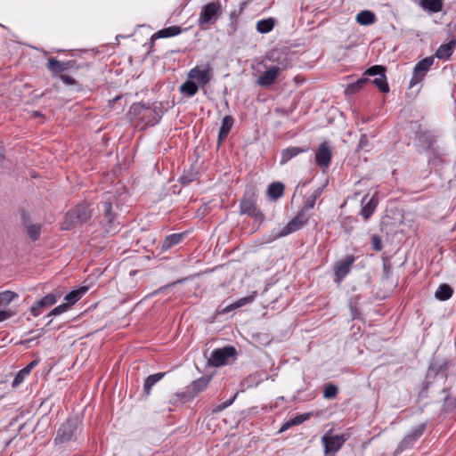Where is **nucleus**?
Returning a JSON list of instances; mask_svg holds the SVG:
<instances>
[{
	"instance_id": "obj_1",
	"label": "nucleus",
	"mask_w": 456,
	"mask_h": 456,
	"mask_svg": "<svg viewBox=\"0 0 456 456\" xmlns=\"http://www.w3.org/2000/svg\"><path fill=\"white\" fill-rule=\"evenodd\" d=\"M267 59L271 61L278 62V65L270 67L261 75H259L257 78V84L264 87H267L273 84L278 77L280 71L281 69H287L289 65L287 54H284V56L281 58L280 57V53L276 50H273L268 53Z\"/></svg>"
},
{
	"instance_id": "obj_2",
	"label": "nucleus",
	"mask_w": 456,
	"mask_h": 456,
	"mask_svg": "<svg viewBox=\"0 0 456 456\" xmlns=\"http://www.w3.org/2000/svg\"><path fill=\"white\" fill-rule=\"evenodd\" d=\"M347 434L333 435L331 431L326 432L322 437V444L325 456H334L348 439Z\"/></svg>"
},
{
	"instance_id": "obj_3",
	"label": "nucleus",
	"mask_w": 456,
	"mask_h": 456,
	"mask_svg": "<svg viewBox=\"0 0 456 456\" xmlns=\"http://www.w3.org/2000/svg\"><path fill=\"white\" fill-rule=\"evenodd\" d=\"M114 196L110 192L104 194V201L102 203L104 218L107 222L106 232L115 234L118 231L119 223L116 222V213L113 212Z\"/></svg>"
},
{
	"instance_id": "obj_4",
	"label": "nucleus",
	"mask_w": 456,
	"mask_h": 456,
	"mask_svg": "<svg viewBox=\"0 0 456 456\" xmlns=\"http://www.w3.org/2000/svg\"><path fill=\"white\" fill-rule=\"evenodd\" d=\"M214 75L212 67L208 64L196 65L188 73V78L194 81L200 88L205 87Z\"/></svg>"
},
{
	"instance_id": "obj_5",
	"label": "nucleus",
	"mask_w": 456,
	"mask_h": 456,
	"mask_svg": "<svg viewBox=\"0 0 456 456\" xmlns=\"http://www.w3.org/2000/svg\"><path fill=\"white\" fill-rule=\"evenodd\" d=\"M222 13V6L219 2H210L203 5L199 15V26L203 27L206 24H214L219 15Z\"/></svg>"
},
{
	"instance_id": "obj_6",
	"label": "nucleus",
	"mask_w": 456,
	"mask_h": 456,
	"mask_svg": "<svg viewBox=\"0 0 456 456\" xmlns=\"http://www.w3.org/2000/svg\"><path fill=\"white\" fill-rule=\"evenodd\" d=\"M92 216V210L88 204L78 205L75 209L66 214V222L69 225L65 229H69V226L84 224L88 221Z\"/></svg>"
},
{
	"instance_id": "obj_7",
	"label": "nucleus",
	"mask_w": 456,
	"mask_h": 456,
	"mask_svg": "<svg viewBox=\"0 0 456 456\" xmlns=\"http://www.w3.org/2000/svg\"><path fill=\"white\" fill-rule=\"evenodd\" d=\"M435 61L434 56L426 57L419 61L413 69L412 77L410 81V87H413L420 83L426 77L427 73L432 67Z\"/></svg>"
},
{
	"instance_id": "obj_8",
	"label": "nucleus",
	"mask_w": 456,
	"mask_h": 456,
	"mask_svg": "<svg viewBox=\"0 0 456 456\" xmlns=\"http://www.w3.org/2000/svg\"><path fill=\"white\" fill-rule=\"evenodd\" d=\"M131 113L133 115H138L140 120L143 122L145 126H154L160 120V116L158 112L141 104L134 105Z\"/></svg>"
},
{
	"instance_id": "obj_9",
	"label": "nucleus",
	"mask_w": 456,
	"mask_h": 456,
	"mask_svg": "<svg viewBox=\"0 0 456 456\" xmlns=\"http://www.w3.org/2000/svg\"><path fill=\"white\" fill-rule=\"evenodd\" d=\"M236 350L233 346L217 348L211 353L209 363L212 366L219 367L229 363L231 358H234Z\"/></svg>"
},
{
	"instance_id": "obj_10",
	"label": "nucleus",
	"mask_w": 456,
	"mask_h": 456,
	"mask_svg": "<svg viewBox=\"0 0 456 456\" xmlns=\"http://www.w3.org/2000/svg\"><path fill=\"white\" fill-rule=\"evenodd\" d=\"M309 218L310 215L308 213H305V210H300L297 215L280 232L278 237H285L300 230Z\"/></svg>"
},
{
	"instance_id": "obj_11",
	"label": "nucleus",
	"mask_w": 456,
	"mask_h": 456,
	"mask_svg": "<svg viewBox=\"0 0 456 456\" xmlns=\"http://www.w3.org/2000/svg\"><path fill=\"white\" fill-rule=\"evenodd\" d=\"M426 428L425 424H420L414 428L411 433H409L400 442L398 446L395 451V454L398 455L402 453L406 449L411 447L413 444L419 439L422 434L424 433Z\"/></svg>"
},
{
	"instance_id": "obj_12",
	"label": "nucleus",
	"mask_w": 456,
	"mask_h": 456,
	"mask_svg": "<svg viewBox=\"0 0 456 456\" xmlns=\"http://www.w3.org/2000/svg\"><path fill=\"white\" fill-rule=\"evenodd\" d=\"M240 214L248 215L256 219H262L263 214L256 207V199L254 194L245 196L240 200Z\"/></svg>"
},
{
	"instance_id": "obj_13",
	"label": "nucleus",
	"mask_w": 456,
	"mask_h": 456,
	"mask_svg": "<svg viewBox=\"0 0 456 456\" xmlns=\"http://www.w3.org/2000/svg\"><path fill=\"white\" fill-rule=\"evenodd\" d=\"M332 159V148L329 142H324L320 144L315 153V163L322 169L329 167Z\"/></svg>"
},
{
	"instance_id": "obj_14",
	"label": "nucleus",
	"mask_w": 456,
	"mask_h": 456,
	"mask_svg": "<svg viewBox=\"0 0 456 456\" xmlns=\"http://www.w3.org/2000/svg\"><path fill=\"white\" fill-rule=\"evenodd\" d=\"M77 430V421L74 419H68L64 422L57 431L55 443L63 444L71 440Z\"/></svg>"
},
{
	"instance_id": "obj_15",
	"label": "nucleus",
	"mask_w": 456,
	"mask_h": 456,
	"mask_svg": "<svg viewBox=\"0 0 456 456\" xmlns=\"http://www.w3.org/2000/svg\"><path fill=\"white\" fill-rule=\"evenodd\" d=\"M354 262L353 256H346L343 260L339 261L335 266V281L340 283L341 281L349 273L351 265Z\"/></svg>"
},
{
	"instance_id": "obj_16",
	"label": "nucleus",
	"mask_w": 456,
	"mask_h": 456,
	"mask_svg": "<svg viewBox=\"0 0 456 456\" xmlns=\"http://www.w3.org/2000/svg\"><path fill=\"white\" fill-rule=\"evenodd\" d=\"M309 150H310V147L307 145L290 146L286 149H283L281 151L280 164L284 165L287 162H289L290 159H292L293 158L297 157V155L309 151Z\"/></svg>"
},
{
	"instance_id": "obj_17",
	"label": "nucleus",
	"mask_w": 456,
	"mask_h": 456,
	"mask_svg": "<svg viewBox=\"0 0 456 456\" xmlns=\"http://www.w3.org/2000/svg\"><path fill=\"white\" fill-rule=\"evenodd\" d=\"M71 67V61H59L54 58L48 60L47 68L53 76H60L62 71L69 69Z\"/></svg>"
},
{
	"instance_id": "obj_18",
	"label": "nucleus",
	"mask_w": 456,
	"mask_h": 456,
	"mask_svg": "<svg viewBox=\"0 0 456 456\" xmlns=\"http://www.w3.org/2000/svg\"><path fill=\"white\" fill-rule=\"evenodd\" d=\"M38 364L37 360H34L29 362L26 367L21 369L14 377L12 381V387H16L21 384L24 379L30 374L31 370Z\"/></svg>"
},
{
	"instance_id": "obj_19",
	"label": "nucleus",
	"mask_w": 456,
	"mask_h": 456,
	"mask_svg": "<svg viewBox=\"0 0 456 456\" xmlns=\"http://www.w3.org/2000/svg\"><path fill=\"white\" fill-rule=\"evenodd\" d=\"M234 123V118L227 115L224 117L218 133V142L221 143L229 134Z\"/></svg>"
},
{
	"instance_id": "obj_20",
	"label": "nucleus",
	"mask_w": 456,
	"mask_h": 456,
	"mask_svg": "<svg viewBox=\"0 0 456 456\" xmlns=\"http://www.w3.org/2000/svg\"><path fill=\"white\" fill-rule=\"evenodd\" d=\"M87 290L88 288L86 286H82L77 289L69 292L64 298L67 301V304H69V305L71 306L76 302H77L87 292Z\"/></svg>"
},
{
	"instance_id": "obj_21",
	"label": "nucleus",
	"mask_w": 456,
	"mask_h": 456,
	"mask_svg": "<svg viewBox=\"0 0 456 456\" xmlns=\"http://www.w3.org/2000/svg\"><path fill=\"white\" fill-rule=\"evenodd\" d=\"M454 41L444 44L438 47L436 52V57L441 60H447L453 53Z\"/></svg>"
},
{
	"instance_id": "obj_22",
	"label": "nucleus",
	"mask_w": 456,
	"mask_h": 456,
	"mask_svg": "<svg viewBox=\"0 0 456 456\" xmlns=\"http://www.w3.org/2000/svg\"><path fill=\"white\" fill-rule=\"evenodd\" d=\"M199 88L200 86L194 81L188 78V80L181 85L180 92L187 97H192L198 93Z\"/></svg>"
},
{
	"instance_id": "obj_23",
	"label": "nucleus",
	"mask_w": 456,
	"mask_h": 456,
	"mask_svg": "<svg viewBox=\"0 0 456 456\" xmlns=\"http://www.w3.org/2000/svg\"><path fill=\"white\" fill-rule=\"evenodd\" d=\"M183 238V233H173L165 238L162 241L161 248L162 250H167L172 247L179 244Z\"/></svg>"
},
{
	"instance_id": "obj_24",
	"label": "nucleus",
	"mask_w": 456,
	"mask_h": 456,
	"mask_svg": "<svg viewBox=\"0 0 456 456\" xmlns=\"http://www.w3.org/2000/svg\"><path fill=\"white\" fill-rule=\"evenodd\" d=\"M181 28L178 26H170L168 28H165L163 29L159 30L155 33L152 37L155 38H166L177 36L181 33Z\"/></svg>"
},
{
	"instance_id": "obj_25",
	"label": "nucleus",
	"mask_w": 456,
	"mask_h": 456,
	"mask_svg": "<svg viewBox=\"0 0 456 456\" xmlns=\"http://www.w3.org/2000/svg\"><path fill=\"white\" fill-rule=\"evenodd\" d=\"M210 382V378L201 377L191 383V392L193 396L204 391Z\"/></svg>"
},
{
	"instance_id": "obj_26",
	"label": "nucleus",
	"mask_w": 456,
	"mask_h": 456,
	"mask_svg": "<svg viewBox=\"0 0 456 456\" xmlns=\"http://www.w3.org/2000/svg\"><path fill=\"white\" fill-rule=\"evenodd\" d=\"M165 374H166L165 372H159V373H155V374L148 376L146 378V379L144 381V385H143L144 392L147 395H150L152 387L156 383H158L159 380H161L163 379V377L165 376Z\"/></svg>"
},
{
	"instance_id": "obj_27",
	"label": "nucleus",
	"mask_w": 456,
	"mask_h": 456,
	"mask_svg": "<svg viewBox=\"0 0 456 456\" xmlns=\"http://www.w3.org/2000/svg\"><path fill=\"white\" fill-rule=\"evenodd\" d=\"M369 81H370L369 77H361V78L357 79L355 82L348 84L345 89V93L346 94H354L357 92H359L364 86V85Z\"/></svg>"
},
{
	"instance_id": "obj_28",
	"label": "nucleus",
	"mask_w": 456,
	"mask_h": 456,
	"mask_svg": "<svg viewBox=\"0 0 456 456\" xmlns=\"http://www.w3.org/2000/svg\"><path fill=\"white\" fill-rule=\"evenodd\" d=\"M378 206V199L376 196H372L370 200L362 207L361 215L365 220H367L375 211Z\"/></svg>"
},
{
	"instance_id": "obj_29",
	"label": "nucleus",
	"mask_w": 456,
	"mask_h": 456,
	"mask_svg": "<svg viewBox=\"0 0 456 456\" xmlns=\"http://www.w3.org/2000/svg\"><path fill=\"white\" fill-rule=\"evenodd\" d=\"M418 138L420 145L425 150H429L436 142L434 134L428 131L420 133Z\"/></svg>"
},
{
	"instance_id": "obj_30",
	"label": "nucleus",
	"mask_w": 456,
	"mask_h": 456,
	"mask_svg": "<svg viewBox=\"0 0 456 456\" xmlns=\"http://www.w3.org/2000/svg\"><path fill=\"white\" fill-rule=\"evenodd\" d=\"M284 185L281 183H273L269 185L267 193L272 200H278L283 194Z\"/></svg>"
},
{
	"instance_id": "obj_31",
	"label": "nucleus",
	"mask_w": 456,
	"mask_h": 456,
	"mask_svg": "<svg viewBox=\"0 0 456 456\" xmlns=\"http://www.w3.org/2000/svg\"><path fill=\"white\" fill-rule=\"evenodd\" d=\"M356 21L361 25H370L375 21V14L370 11H362L356 15Z\"/></svg>"
},
{
	"instance_id": "obj_32",
	"label": "nucleus",
	"mask_w": 456,
	"mask_h": 456,
	"mask_svg": "<svg viewBox=\"0 0 456 456\" xmlns=\"http://www.w3.org/2000/svg\"><path fill=\"white\" fill-rule=\"evenodd\" d=\"M420 5L431 12H438L443 7V0H421Z\"/></svg>"
},
{
	"instance_id": "obj_33",
	"label": "nucleus",
	"mask_w": 456,
	"mask_h": 456,
	"mask_svg": "<svg viewBox=\"0 0 456 456\" xmlns=\"http://www.w3.org/2000/svg\"><path fill=\"white\" fill-rule=\"evenodd\" d=\"M452 296V289L447 284H441L435 293V297L441 300L444 301L449 299Z\"/></svg>"
},
{
	"instance_id": "obj_34",
	"label": "nucleus",
	"mask_w": 456,
	"mask_h": 456,
	"mask_svg": "<svg viewBox=\"0 0 456 456\" xmlns=\"http://www.w3.org/2000/svg\"><path fill=\"white\" fill-rule=\"evenodd\" d=\"M308 417H309L308 413L297 415L296 417H294L293 419H289V421H287L286 423L283 424V426L281 428V432L287 430L288 428H289L292 426L299 425V424L303 423L304 421H305L308 419Z\"/></svg>"
},
{
	"instance_id": "obj_35",
	"label": "nucleus",
	"mask_w": 456,
	"mask_h": 456,
	"mask_svg": "<svg viewBox=\"0 0 456 456\" xmlns=\"http://www.w3.org/2000/svg\"><path fill=\"white\" fill-rule=\"evenodd\" d=\"M274 26V20L272 18L261 20L256 23V30L260 33L270 32Z\"/></svg>"
},
{
	"instance_id": "obj_36",
	"label": "nucleus",
	"mask_w": 456,
	"mask_h": 456,
	"mask_svg": "<svg viewBox=\"0 0 456 456\" xmlns=\"http://www.w3.org/2000/svg\"><path fill=\"white\" fill-rule=\"evenodd\" d=\"M321 192H322V191L317 190L311 196H309L305 200L304 207L302 208L301 210H305V213H308L309 210L314 208V207L315 205V201H316L317 198L321 195Z\"/></svg>"
},
{
	"instance_id": "obj_37",
	"label": "nucleus",
	"mask_w": 456,
	"mask_h": 456,
	"mask_svg": "<svg viewBox=\"0 0 456 456\" xmlns=\"http://www.w3.org/2000/svg\"><path fill=\"white\" fill-rule=\"evenodd\" d=\"M372 83L382 92L387 93L389 91V86L387 82L386 74L383 73L379 77H375L372 80Z\"/></svg>"
},
{
	"instance_id": "obj_38",
	"label": "nucleus",
	"mask_w": 456,
	"mask_h": 456,
	"mask_svg": "<svg viewBox=\"0 0 456 456\" xmlns=\"http://www.w3.org/2000/svg\"><path fill=\"white\" fill-rule=\"evenodd\" d=\"M60 295H55L53 293H49L45 295L41 299L37 300V305H42V307L51 306L57 302V298Z\"/></svg>"
},
{
	"instance_id": "obj_39",
	"label": "nucleus",
	"mask_w": 456,
	"mask_h": 456,
	"mask_svg": "<svg viewBox=\"0 0 456 456\" xmlns=\"http://www.w3.org/2000/svg\"><path fill=\"white\" fill-rule=\"evenodd\" d=\"M254 296H248V297H242L239 300H237L236 302H234L233 304H231L230 305H228L226 308H225V312H230L233 309H236V308H239V307H241L247 304H249L251 302H253L254 300Z\"/></svg>"
},
{
	"instance_id": "obj_40",
	"label": "nucleus",
	"mask_w": 456,
	"mask_h": 456,
	"mask_svg": "<svg viewBox=\"0 0 456 456\" xmlns=\"http://www.w3.org/2000/svg\"><path fill=\"white\" fill-rule=\"evenodd\" d=\"M18 295L15 292L5 290L0 293V305L3 307L7 306Z\"/></svg>"
},
{
	"instance_id": "obj_41",
	"label": "nucleus",
	"mask_w": 456,
	"mask_h": 456,
	"mask_svg": "<svg viewBox=\"0 0 456 456\" xmlns=\"http://www.w3.org/2000/svg\"><path fill=\"white\" fill-rule=\"evenodd\" d=\"M41 226L39 224H30L27 227L28 237L32 240H37L39 238Z\"/></svg>"
},
{
	"instance_id": "obj_42",
	"label": "nucleus",
	"mask_w": 456,
	"mask_h": 456,
	"mask_svg": "<svg viewBox=\"0 0 456 456\" xmlns=\"http://www.w3.org/2000/svg\"><path fill=\"white\" fill-rule=\"evenodd\" d=\"M385 69L379 65H374L366 69L364 72V76L367 77H379L381 74L385 73Z\"/></svg>"
},
{
	"instance_id": "obj_43",
	"label": "nucleus",
	"mask_w": 456,
	"mask_h": 456,
	"mask_svg": "<svg viewBox=\"0 0 456 456\" xmlns=\"http://www.w3.org/2000/svg\"><path fill=\"white\" fill-rule=\"evenodd\" d=\"M338 395V387L335 385L329 384L323 390V397L326 399L335 398Z\"/></svg>"
},
{
	"instance_id": "obj_44",
	"label": "nucleus",
	"mask_w": 456,
	"mask_h": 456,
	"mask_svg": "<svg viewBox=\"0 0 456 456\" xmlns=\"http://www.w3.org/2000/svg\"><path fill=\"white\" fill-rule=\"evenodd\" d=\"M70 306L69 305V304L65 303V304H61L59 305L58 306H56L55 308H53L49 315H53V316H56V315H59L62 313H65L66 311L69 310Z\"/></svg>"
},
{
	"instance_id": "obj_45",
	"label": "nucleus",
	"mask_w": 456,
	"mask_h": 456,
	"mask_svg": "<svg viewBox=\"0 0 456 456\" xmlns=\"http://www.w3.org/2000/svg\"><path fill=\"white\" fill-rule=\"evenodd\" d=\"M371 244H372V248L376 250V251H381L382 248H383V246H382V242H381V239L379 235H372L371 237Z\"/></svg>"
},
{
	"instance_id": "obj_46",
	"label": "nucleus",
	"mask_w": 456,
	"mask_h": 456,
	"mask_svg": "<svg viewBox=\"0 0 456 456\" xmlns=\"http://www.w3.org/2000/svg\"><path fill=\"white\" fill-rule=\"evenodd\" d=\"M356 300H357V297H355V302H354V298H351L349 301V308H350L351 315H352L353 319H355L359 314V311L356 306Z\"/></svg>"
},
{
	"instance_id": "obj_47",
	"label": "nucleus",
	"mask_w": 456,
	"mask_h": 456,
	"mask_svg": "<svg viewBox=\"0 0 456 456\" xmlns=\"http://www.w3.org/2000/svg\"><path fill=\"white\" fill-rule=\"evenodd\" d=\"M234 398H235V396H234V397H232V399H230V400L225 401V402H224V403H223L218 404V405L214 409V411H214V412H220V411H224V409H226L227 407H229V406L233 403Z\"/></svg>"
},
{
	"instance_id": "obj_48",
	"label": "nucleus",
	"mask_w": 456,
	"mask_h": 456,
	"mask_svg": "<svg viewBox=\"0 0 456 456\" xmlns=\"http://www.w3.org/2000/svg\"><path fill=\"white\" fill-rule=\"evenodd\" d=\"M60 78L64 84H66L68 86H72V85L77 84L76 80L68 75H60Z\"/></svg>"
},
{
	"instance_id": "obj_49",
	"label": "nucleus",
	"mask_w": 456,
	"mask_h": 456,
	"mask_svg": "<svg viewBox=\"0 0 456 456\" xmlns=\"http://www.w3.org/2000/svg\"><path fill=\"white\" fill-rule=\"evenodd\" d=\"M41 308H43L42 305H38L37 301H36L30 308L32 315L35 317L38 316L40 314Z\"/></svg>"
},
{
	"instance_id": "obj_50",
	"label": "nucleus",
	"mask_w": 456,
	"mask_h": 456,
	"mask_svg": "<svg viewBox=\"0 0 456 456\" xmlns=\"http://www.w3.org/2000/svg\"><path fill=\"white\" fill-rule=\"evenodd\" d=\"M12 315L11 311L0 310V322L9 319Z\"/></svg>"
},
{
	"instance_id": "obj_51",
	"label": "nucleus",
	"mask_w": 456,
	"mask_h": 456,
	"mask_svg": "<svg viewBox=\"0 0 456 456\" xmlns=\"http://www.w3.org/2000/svg\"><path fill=\"white\" fill-rule=\"evenodd\" d=\"M383 271H384V276L385 278H388L390 274V265L387 262L383 265Z\"/></svg>"
},
{
	"instance_id": "obj_52",
	"label": "nucleus",
	"mask_w": 456,
	"mask_h": 456,
	"mask_svg": "<svg viewBox=\"0 0 456 456\" xmlns=\"http://www.w3.org/2000/svg\"><path fill=\"white\" fill-rule=\"evenodd\" d=\"M191 181V179H189V178H187L186 176H182V177L180 178V182H181L183 184H184V185L189 184V183H190Z\"/></svg>"
},
{
	"instance_id": "obj_53",
	"label": "nucleus",
	"mask_w": 456,
	"mask_h": 456,
	"mask_svg": "<svg viewBox=\"0 0 456 456\" xmlns=\"http://www.w3.org/2000/svg\"><path fill=\"white\" fill-rule=\"evenodd\" d=\"M2 307H3L2 305H0V308H2Z\"/></svg>"
}]
</instances>
